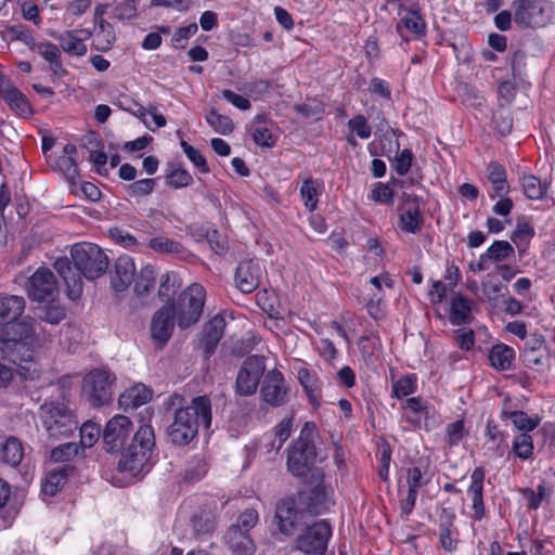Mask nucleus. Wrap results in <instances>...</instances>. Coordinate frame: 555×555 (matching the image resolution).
Returning a JSON list of instances; mask_svg holds the SVG:
<instances>
[{
  "instance_id": "1",
  "label": "nucleus",
  "mask_w": 555,
  "mask_h": 555,
  "mask_svg": "<svg viewBox=\"0 0 555 555\" xmlns=\"http://www.w3.org/2000/svg\"><path fill=\"white\" fill-rule=\"evenodd\" d=\"M72 261L68 258H57L54 269L64 280L67 295L77 299L82 293V276L95 280L102 276L108 268V257L95 244L77 243L70 249Z\"/></svg>"
},
{
  "instance_id": "2",
  "label": "nucleus",
  "mask_w": 555,
  "mask_h": 555,
  "mask_svg": "<svg viewBox=\"0 0 555 555\" xmlns=\"http://www.w3.org/2000/svg\"><path fill=\"white\" fill-rule=\"evenodd\" d=\"M210 424V399L207 396L195 397L188 406L176 410L173 421L167 427V438L172 444L184 447L197 436L201 426L209 428Z\"/></svg>"
},
{
  "instance_id": "3",
  "label": "nucleus",
  "mask_w": 555,
  "mask_h": 555,
  "mask_svg": "<svg viewBox=\"0 0 555 555\" xmlns=\"http://www.w3.org/2000/svg\"><path fill=\"white\" fill-rule=\"evenodd\" d=\"M155 449V434L150 424H141L135 430L130 444L122 450L118 462L119 470L132 476L147 473L152 467Z\"/></svg>"
},
{
  "instance_id": "4",
  "label": "nucleus",
  "mask_w": 555,
  "mask_h": 555,
  "mask_svg": "<svg viewBox=\"0 0 555 555\" xmlns=\"http://www.w3.org/2000/svg\"><path fill=\"white\" fill-rule=\"evenodd\" d=\"M315 434V425L313 423H306L300 430L298 439L288 450L287 455V469L298 478L311 477V472L318 469L312 467L317 456L313 437Z\"/></svg>"
},
{
  "instance_id": "5",
  "label": "nucleus",
  "mask_w": 555,
  "mask_h": 555,
  "mask_svg": "<svg viewBox=\"0 0 555 555\" xmlns=\"http://www.w3.org/2000/svg\"><path fill=\"white\" fill-rule=\"evenodd\" d=\"M41 424L52 440L68 438L78 428L72 411L61 402H47L40 406Z\"/></svg>"
},
{
  "instance_id": "6",
  "label": "nucleus",
  "mask_w": 555,
  "mask_h": 555,
  "mask_svg": "<svg viewBox=\"0 0 555 555\" xmlns=\"http://www.w3.org/2000/svg\"><path fill=\"white\" fill-rule=\"evenodd\" d=\"M324 478L325 475L322 469L312 470L311 477L306 479V482L311 487L310 490L298 493L299 502L312 515H321L334 505V490L331 485L325 482Z\"/></svg>"
},
{
  "instance_id": "7",
  "label": "nucleus",
  "mask_w": 555,
  "mask_h": 555,
  "mask_svg": "<svg viewBox=\"0 0 555 555\" xmlns=\"http://www.w3.org/2000/svg\"><path fill=\"white\" fill-rule=\"evenodd\" d=\"M205 300L206 291L197 283L191 284L179 295L175 309L180 328H188L199 321Z\"/></svg>"
},
{
  "instance_id": "8",
  "label": "nucleus",
  "mask_w": 555,
  "mask_h": 555,
  "mask_svg": "<svg viewBox=\"0 0 555 555\" xmlns=\"http://www.w3.org/2000/svg\"><path fill=\"white\" fill-rule=\"evenodd\" d=\"M115 375L107 367L91 370L82 380V393L93 406H102L112 401Z\"/></svg>"
},
{
  "instance_id": "9",
  "label": "nucleus",
  "mask_w": 555,
  "mask_h": 555,
  "mask_svg": "<svg viewBox=\"0 0 555 555\" xmlns=\"http://www.w3.org/2000/svg\"><path fill=\"white\" fill-rule=\"evenodd\" d=\"M332 535V527L325 519L306 527L296 538L295 550L307 555H323Z\"/></svg>"
},
{
  "instance_id": "10",
  "label": "nucleus",
  "mask_w": 555,
  "mask_h": 555,
  "mask_svg": "<svg viewBox=\"0 0 555 555\" xmlns=\"http://www.w3.org/2000/svg\"><path fill=\"white\" fill-rule=\"evenodd\" d=\"M515 23L524 28H540L551 21V12L544 0H515L512 3Z\"/></svg>"
},
{
  "instance_id": "11",
  "label": "nucleus",
  "mask_w": 555,
  "mask_h": 555,
  "mask_svg": "<svg viewBox=\"0 0 555 555\" xmlns=\"http://www.w3.org/2000/svg\"><path fill=\"white\" fill-rule=\"evenodd\" d=\"M266 370L264 358L261 356L247 357L235 378L234 390L238 396H251L256 392L260 378Z\"/></svg>"
},
{
  "instance_id": "12",
  "label": "nucleus",
  "mask_w": 555,
  "mask_h": 555,
  "mask_svg": "<svg viewBox=\"0 0 555 555\" xmlns=\"http://www.w3.org/2000/svg\"><path fill=\"white\" fill-rule=\"evenodd\" d=\"M24 288L31 300L42 301L57 291V280L50 269L40 267L27 278Z\"/></svg>"
},
{
  "instance_id": "13",
  "label": "nucleus",
  "mask_w": 555,
  "mask_h": 555,
  "mask_svg": "<svg viewBox=\"0 0 555 555\" xmlns=\"http://www.w3.org/2000/svg\"><path fill=\"white\" fill-rule=\"evenodd\" d=\"M132 423L128 416L115 415L105 425L103 430V444L108 453L119 452L130 431Z\"/></svg>"
},
{
  "instance_id": "14",
  "label": "nucleus",
  "mask_w": 555,
  "mask_h": 555,
  "mask_svg": "<svg viewBox=\"0 0 555 555\" xmlns=\"http://www.w3.org/2000/svg\"><path fill=\"white\" fill-rule=\"evenodd\" d=\"M0 359L17 365L18 373L23 374L21 372L22 370L28 371V367L23 365V363H28L33 359V351L25 341H20L18 339L4 338L3 341L0 343ZM11 376V372L7 370L2 371L0 369V377L2 379H10Z\"/></svg>"
},
{
  "instance_id": "15",
  "label": "nucleus",
  "mask_w": 555,
  "mask_h": 555,
  "mask_svg": "<svg viewBox=\"0 0 555 555\" xmlns=\"http://www.w3.org/2000/svg\"><path fill=\"white\" fill-rule=\"evenodd\" d=\"M288 390L289 388L286 385L283 374L274 369L264 375L260 388V396L264 403L278 408L286 403Z\"/></svg>"
},
{
  "instance_id": "16",
  "label": "nucleus",
  "mask_w": 555,
  "mask_h": 555,
  "mask_svg": "<svg viewBox=\"0 0 555 555\" xmlns=\"http://www.w3.org/2000/svg\"><path fill=\"white\" fill-rule=\"evenodd\" d=\"M50 36L59 42V48L69 56H83L88 48L86 41L91 36L87 29H73L65 31H51Z\"/></svg>"
},
{
  "instance_id": "17",
  "label": "nucleus",
  "mask_w": 555,
  "mask_h": 555,
  "mask_svg": "<svg viewBox=\"0 0 555 555\" xmlns=\"http://www.w3.org/2000/svg\"><path fill=\"white\" fill-rule=\"evenodd\" d=\"M176 309L173 302L157 310L151 322V335L153 340L164 346L171 337L175 327Z\"/></svg>"
},
{
  "instance_id": "18",
  "label": "nucleus",
  "mask_w": 555,
  "mask_h": 555,
  "mask_svg": "<svg viewBox=\"0 0 555 555\" xmlns=\"http://www.w3.org/2000/svg\"><path fill=\"white\" fill-rule=\"evenodd\" d=\"M262 278V268L260 261L256 259H246L238 263L235 270V285L244 294H250L260 284Z\"/></svg>"
},
{
  "instance_id": "19",
  "label": "nucleus",
  "mask_w": 555,
  "mask_h": 555,
  "mask_svg": "<svg viewBox=\"0 0 555 555\" xmlns=\"http://www.w3.org/2000/svg\"><path fill=\"white\" fill-rule=\"evenodd\" d=\"M0 95L15 114L28 118L33 114L31 106L26 96L0 74Z\"/></svg>"
},
{
  "instance_id": "20",
  "label": "nucleus",
  "mask_w": 555,
  "mask_h": 555,
  "mask_svg": "<svg viewBox=\"0 0 555 555\" xmlns=\"http://www.w3.org/2000/svg\"><path fill=\"white\" fill-rule=\"evenodd\" d=\"M135 274V266L130 256H119L114 264L111 276V285L116 292H124L132 283Z\"/></svg>"
},
{
  "instance_id": "21",
  "label": "nucleus",
  "mask_w": 555,
  "mask_h": 555,
  "mask_svg": "<svg viewBox=\"0 0 555 555\" xmlns=\"http://www.w3.org/2000/svg\"><path fill=\"white\" fill-rule=\"evenodd\" d=\"M486 472L483 467H476L470 475V485L467 489L473 501L474 519L479 521L485 516L483 480Z\"/></svg>"
},
{
  "instance_id": "22",
  "label": "nucleus",
  "mask_w": 555,
  "mask_h": 555,
  "mask_svg": "<svg viewBox=\"0 0 555 555\" xmlns=\"http://www.w3.org/2000/svg\"><path fill=\"white\" fill-rule=\"evenodd\" d=\"M31 51L38 53L48 64L53 75L62 77L67 72L62 64V54L59 46L50 41L33 42Z\"/></svg>"
},
{
  "instance_id": "23",
  "label": "nucleus",
  "mask_w": 555,
  "mask_h": 555,
  "mask_svg": "<svg viewBox=\"0 0 555 555\" xmlns=\"http://www.w3.org/2000/svg\"><path fill=\"white\" fill-rule=\"evenodd\" d=\"M25 298L0 293V326L17 321L24 313Z\"/></svg>"
},
{
  "instance_id": "24",
  "label": "nucleus",
  "mask_w": 555,
  "mask_h": 555,
  "mask_svg": "<svg viewBox=\"0 0 555 555\" xmlns=\"http://www.w3.org/2000/svg\"><path fill=\"white\" fill-rule=\"evenodd\" d=\"M224 542L236 555H254L256 545L248 532L238 527H230L224 534Z\"/></svg>"
},
{
  "instance_id": "25",
  "label": "nucleus",
  "mask_w": 555,
  "mask_h": 555,
  "mask_svg": "<svg viewBox=\"0 0 555 555\" xmlns=\"http://www.w3.org/2000/svg\"><path fill=\"white\" fill-rule=\"evenodd\" d=\"M224 319L217 314L203 328L202 345L207 357L211 356L223 336Z\"/></svg>"
},
{
  "instance_id": "26",
  "label": "nucleus",
  "mask_w": 555,
  "mask_h": 555,
  "mask_svg": "<svg viewBox=\"0 0 555 555\" xmlns=\"http://www.w3.org/2000/svg\"><path fill=\"white\" fill-rule=\"evenodd\" d=\"M275 519L278 520L280 531L286 535H291L297 522L295 500H281L275 508Z\"/></svg>"
},
{
  "instance_id": "27",
  "label": "nucleus",
  "mask_w": 555,
  "mask_h": 555,
  "mask_svg": "<svg viewBox=\"0 0 555 555\" xmlns=\"http://www.w3.org/2000/svg\"><path fill=\"white\" fill-rule=\"evenodd\" d=\"M297 378L308 396L309 402L313 408L321 404L322 382L315 372L306 367H300L297 372Z\"/></svg>"
},
{
  "instance_id": "28",
  "label": "nucleus",
  "mask_w": 555,
  "mask_h": 555,
  "mask_svg": "<svg viewBox=\"0 0 555 555\" xmlns=\"http://www.w3.org/2000/svg\"><path fill=\"white\" fill-rule=\"evenodd\" d=\"M475 302L462 294L453 296L450 304L449 320L452 325H464L472 322V311Z\"/></svg>"
},
{
  "instance_id": "29",
  "label": "nucleus",
  "mask_w": 555,
  "mask_h": 555,
  "mask_svg": "<svg viewBox=\"0 0 555 555\" xmlns=\"http://www.w3.org/2000/svg\"><path fill=\"white\" fill-rule=\"evenodd\" d=\"M487 178L492 185V193H489V197L494 199L495 197L504 196L509 191V184L506 179V170L504 166L498 162H491L487 166Z\"/></svg>"
},
{
  "instance_id": "30",
  "label": "nucleus",
  "mask_w": 555,
  "mask_h": 555,
  "mask_svg": "<svg viewBox=\"0 0 555 555\" xmlns=\"http://www.w3.org/2000/svg\"><path fill=\"white\" fill-rule=\"evenodd\" d=\"M153 392L142 384L134 385L125 390L119 396V405L124 410L135 409L147 403L152 399Z\"/></svg>"
},
{
  "instance_id": "31",
  "label": "nucleus",
  "mask_w": 555,
  "mask_h": 555,
  "mask_svg": "<svg viewBox=\"0 0 555 555\" xmlns=\"http://www.w3.org/2000/svg\"><path fill=\"white\" fill-rule=\"evenodd\" d=\"M515 352L513 348L500 344L495 345L491 348L488 359L490 365L498 371H506L512 366V361L514 360Z\"/></svg>"
},
{
  "instance_id": "32",
  "label": "nucleus",
  "mask_w": 555,
  "mask_h": 555,
  "mask_svg": "<svg viewBox=\"0 0 555 555\" xmlns=\"http://www.w3.org/2000/svg\"><path fill=\"white\" fill-rule=\"evenodd\" d=\"M67 472V465L48 472L41 486L43 494L54 496L65 485L68 476Z\"/></svg>"
},
{
  "instance_id": "33",
  "label": "nucleus",
  "mask_w": 555,
  "mask_h": 555,
  "mask_svg": "<svg viewBox=\"0 0 555 555\" xmlns=\"http://www.w3.org/2000/svg\"><path fill=\"white\" fill-rule=\"evenodd\" d=\"M519 180L527 198L537 201L542 199L546 195L548 184L542 182L538 177L531 173H524Z\"/></svg>"
},
{
  "instance_id": "34",
  "label": "nucleus",
  "mask_w": 555,
  "mask_h": 555,
  "mask_svg": "<svg viewBox=\"0 0 555 555\" xmlns=\"http://www.w3.org/2000/svg\"><path fill=\"white\" fill-rule=\"evenodd\" d=\"M116 36L113 26L105 20L98 21L96 29L93 37V46L95 50L106 52L115 42Z\"/></svg>"
},
{
  "instance_id": "35",
  "label": "nucleus",
  "mask_w": 555,
  "mask_h": 555,
  "mask_svg": "<svg viewBox=\"0 0 555 555\" xmlns=\"http://www.w3.org/2000/svg\"><path fill=\"white\" fill-rule=\"evenodd\" d=\"M24 455L21 441L14 437H10L0 448V461L12 467L17 466Z\"/></svg>"
},
{
  "instance_id": "36",
  "label": "nucleus",
  "mask_w": 555,
  "mask_h": 555,
  "mask_svg": "<svg viewBox=\"0 0 555 555\" xmlns=\"http://www.w3.org/2000/svg\"><path fill=\"white\" fill-rule=\"evenodd\" d=\"M35 320L30 317H21L17 321L7 324L9 339H18L25 341L30 338L35 332L34 330Z\"/></svg>"
},
{
  "instance_id": "37",
  "label": "nucleus",
  "mask_w": 555,
  "mask_h": 555,
  "mask_svg": "<svg viewBox=\"0 0 555 555\" xmlns=\"http://www.w3.org/2000/svg\"><path fill=\"white\" fill-rule=\"evenodd\" d=\"M156 274L155 270L152 266L143 267L139 274L137 275L134 281V293L138 297H143L147 295L155 285Z\"/></svg>"
},
{
  "instance_id": "38",
  "label": "nucleus",
  "mask_w": 555,
  "mask_h": 555,
  "mask_svg": "<svg viewBox=\"0 0 555 555\" xmlns=\"http://www.w3.org/2000/svg\"><path fill=\"white\" fill-rule=\"evenodd\" d=\"M319 188L320 183L312 178H307L302 181L300 186V197L305 207L309 211H313L318 206L320 195Z\"/></svg>"
},
{
  "instance_id": "39",
  "label": "nucleus",
  "mask_w": 555,
  "mask_h": 555,
  "mask_svg": "<svg viewBox=\"0 0 555 555\" xmlns=\"http://www.w3.org/2000/svg\"><path fill=\"white\" fill-rule=\"evenodd\" d=\"M514 255V247L507 241H495L483 253V258L489 261L500 262L511 258Z\"/></svg>"
},
{
  "instance_id": "40",
  "label": "nucleus",
  "mask_w": 555,
  "mask_h": 555,
  "mask_svg": "<svg viewBox=\"0 0 555 555\" xmlns=\"http://www.w3.org/2000/svg\"><path fill=\"white\" fill-rule=\"evenodd\" d=\"M513 453L520 460H528L533 454V441L530 434L519 433L516 435L512 442Z\"/></svg>"
},
{
  "instance_id": "41",
  "label": "nucleus",
  "mask_w": 555,
  "mask_h": 555,
  "mask_svg": "<svg viewBox=\"0 0 555 555\" xmlns=\"http://www.w3.org/2000/svg\"><path fill=\"white\" fill-rule=\"evenodd\" d=\"M149 246L162 254H175L179 255L184 251V247L180 242L173 241L166 236H156L150 240Z\"/></svg>"
},
{
  "instance_id": "42",
  "label": "nucleus",
  "mask_w": 555,
  "mask_h": 555,
  "mask_svg": "<svg viewBox=\"0 0 555 555\" xmlns=\"http://www.w3.org/2000/svg\"><path fill=\"white\" fill-rule=\"evenodd\" d=\"M533 236L534 229L529 222H517L516 229L513 232L511 240L519 249V251L522 253Z\"/></svg>"
},
{
  "instance_id": "43",
  "label": "nucleus",
  "mask_w": 555,
  "mask_h": 555,
  "mask_svg": "<svg viewBox=\"0 0 555 555\" xmlns=\"http://www.w3.org/2000/svg\"><path fill=\"white\" fill-rule=\"evenodd\" d=\"M206 120L217 133L222 135L230 134L234 129L232 119L225 115L219 114L216 109H211L207 114Z\"/></svg>"
},
{
  "instance_id": "44",
  "label": "nucleus",
  "mask_w": 555,
  "mask_h": 555,
  "mask_svg": "<svg viewBox=\"0 0 555 555\" xmlns=\"http://www.w3.org/2000/svg\"><path fill=\"white\" fill-rule=\"evenodd\" d=\"M507 416L521 433L529 434L537 428L540 423L539 417H531L524 411H513L508 413Z\"/></svg>"
},
{
  "instance_id": "45",
  "label": "nucleus",
  "mask_w": 555,
  "mask_h": 555,
  "mask_svg": "<svg viewBox=\"0 0 555 555\" xmlns=\"http://www.w3.org/2000/svg\"><path fill=\"white\" fill-rule=\"evenodd\" d=\"M416 382L417 378L414 374L400 377L392 384L391 396L396 397L397 399H402L409 395L414 393L416 390Z\"/></svg>"
},
{
  "instance_id": "46",
  "label": "nucleus",
  "mask_w": 555,
  "mask_h": 555,
  "mask_svg": "<svg viewBox=\"0 0 555 555\" xmlns=\"http://www.w3.org/2000/svg\"><path fill=\"white\" fill-rule=\"evenodd\" d=\"M37 317L43 322L59 324L65 319L66 312L60 305H46L37 308Z\"/></svg>"
},
{
  "instance_id": "47",
  "label": "nucleus",
  "mask_w": 555,
  "mask_h": 555,
  "mask_svg": "<svg viewBox=\"0 0 555 555\" xmlns=\"http://www.w3.org/2000/svg\"><path fill=\"white\" fill-rule=\"evenodd\" d=\"M460 532L457 528L439 527V544L448 553L457 551Z\"/></svg>"
},
{
  "instance_id": "48",
  "label": "nucleus",
  "mask_w": 555,
  "mask_h": 555,
  "mask_svg": "<svg viewBox=\"0 0 555 555\" xmlns=\"http://www.w3.org/2000/svg\"><path fill=\"white\" fill-rule=\"evenodd\" d=\"M423 217L417 207L409 208L400 217L401 229L408 233H416L421 229Z\"/></svg>"
},
{
  "instance_id": "49",
  "label": "nucleus",
  "mask_w": 555,
  "mask_h": 555,
  "mask_svg": "<svg viewBox=\"0 0 555 555\" xmlns=\"http://www.w3.org/2000/svg\"><path fill=\"white\" fill-rule=\"evenodd\" d=\"M156 186V180L152 178L141 179L125 186L130 197H142L151 194Z\"/></svg>"
},
{
  "instance_id": "50",
  "label": "nucleus",
  "mask_w": 555,
  "mask_h": 555,
  "mask_svg": "<svg viewBox=\"0 0 555 555\" xmlns=\"http://www.w3.org/2000/svg\"><path fill=\"white\" fill-rule=\"evenodd\" d=\"M348 129L362 140H367L372 134V127L365 116L358 114L347 122Z\"/></svg>"
},
{
  "instance_id": "51",
  "label": "nucleus",
  "mask_w": 555,
  "mask_h": 555,
  "mask_svg": "<svg viewBox=\"0 0 555 555\" xmlns=\"http://www.w3.org/2000/svg\"><path fill=\"white\" fill-rule=\"evenodd\" d=\"M192 528L195 534H207L214 531L215 521L210 513L201 512L191 518Z\"/></svg>"
},
{
  "instance_id": "52",
  "label": "nucleus",
  "mask_w": 555,
  "mask_h": 555,
  "mask_svg": "<svg viewBox=\"0 0 555 555\" xmlns=\"http://www.w3.org/2000/svg\"><path fill=\"white\" fill-rule=\"evenodd\" d=\"M486 436L488 438V442L492 443V448L496 456H503L504 448L503 443L505 442V435L502 433L498 425L488 422Z\"/></svg>"
},
{
  "instance_id": "53",
  "label": "nucleus",
  "mask_w": 555,
  "mask_h": 555,
  "mask_svg": "<svg viewBox=\"0 0 555 555\" xmlns=\"http://www.w3.org/2000/svg\"><path fill=\"white\" fill-rule=\"evenodd\" d=\"M56 166L63 172L69 183H76V180L79 178V172L77 162L73 157H59L56 160Z\"/></svg>"
},
{
  "instance_id": "54",
  "label": "nucleus",
  "mask_w": 555,
  "mask_h": 555,
  "mask_svg": "<svg viewBox=\"0 0 555 555\" xmlns=\"http://www.w3.org/2000/svg\"><path fill=\"white\" fill-rule=\"evenodd\" d=\"M292 431L291 420H283L274 427V439L270 443L269 451L276 449L278 451L282 448L284 442L289 438Z\"/></svg>"
},
{
  "instance_id": "55",
  "label": "nucleus",
  "mask_w": 555,
  "mask_h": 555,
  "mask_svg": "<svg viewBox=\"0 0 555 555\" xmlns=\"http://www.w3.org/2000/svg\"><path fill=\"white\" fill-rule=\"evenodd\" d=\"M111 18L130 20L137 15L135 0H125L124 2L115 5L108 13Z\"/></svg>"
},
{
  "instance_id": "56",
  "label": "nucleus",
  "mask_w": 555,
  "mask_h": 555,
  "mask_svg": "<svg viewBox=\"0 0 555 555\" xmlns=\"http://www.w3.org/2000/svg\"><path fill=\"white\" fill-rule=\"evenodd\" d=\"M166 181L168 185L180 189L190 185L193 182V178L188 170L176 168L167 175Z\"/></svg>"
},
{
  "instance_id": "57",
  "label": "nucleus",
  "mask_w": 555,
  "mask_h": 555,
  "mask_svg": "<svg viewBox=\"0 0 555 555\" xmlns=\"http://www.w3.org/2000/svg\"><path fill=\"white\" fill-rule=\"evenodd\" d=\"M79 447L75 442L62 443L51 451V459L56 462H66L78 454Z\"/></svg>"
},
{
  "instance_id": "58",
  "label": "nucleus",
  "mask_w": 555,
  "mask_h": 555,
  "mask_svg": "<svg viewBox=\"0 0 555 555\" xmlns=\"http://www.w3.org/2000/svg\"><path fill=\"white\" fill-rule=\"evenodd\" d=\"M100 437V427L92 423L86 422L80 427V442L85 448H91Z\"/></svg>"
},
{
  "instance_id": "59",
  "label": "nucleus",
  "mask_w": 555,
  "mask_h": 555,
  "mask_svg": "<svg viewBox=\"0 0 555 555\" xmlns=\"http://www.w3.org/2000/svg\"><path fill=\"white\" fill-rule=\"evenodd\" d=\"M176 278L170 273H165L160 278L158 297L163 301H170L177 291Z\"/></svg>"
},
{
  "instance_id": "60",
  "label": "nucleus",
  "mask_w": 555,
  "mask_h": 555,
  "mask_svg": "<svg viewBox=\"0 0 555 555\" xmlns=\"http://www.w3.org/2000/svg\"><path fill=\"white\" fill-rule=\"evenodd\" d=\"M464 437V421L457 420L446 427V443L450 447L457 446Z\"/></svg>"
},
{
  "instance_id": "61",
  "label": "nucleus",
  "mask_w": 555,
  "mask_h": 555,
  "mask_svg": "<svg viewBox=\"0 0 555 555\" xmlns=\"http://www.w3.org/2000/svg\"><path fill=\"white\" fill-rule=\"evenodd\" d=\"M414 155L411 150L404 149L395 156L393 169L399 176H404L411 169Z\"/></svg>"
},
{
  "instance_id": "62",
  "label": "nucleus",
  "mask_w": 555,
  "mask_h": 555,
  "mask_svg": "<svg viewBox=\"0 0 555 555\" xmlns=\"http://www.w3.org/2000/svg\"><path fill=\"white\" fill-rule=\"evenodd\" d=\"M494 129L503 137L511 133L513 129V118L505 112H496L492 116Z\"/></svg>"
},
{
  "instance_id": "63",
  "label": "nucleus",
  "mask_w": 555,
  "mask_h": 555,
  "mask_svg": "<svg viewBox=\"0 0 555 555\" xmlns=\"http://www.w3.org/2000/svg\"><path fill=\"white\" fill-rule=\"evenodd\" d=\"M258 522V513L254 508H247L243 513L240 514L237 518V522L232 525L231 527H238L240 530H244L248 532L256 526Z\"/></svg>"
},
{
  "instance_id": "64",
  "label": "nucleus",
  "mask_w": 555,
  "mask_h": 555,
  "mask_svg": "<svg viewBox=\"0 0 555 555\" xmlns=\"http://www.w3.org/2000/svg\"><path fill=\"white\" fill-rule=\"evenodd\" d=\"M207 473V465L203 459L195 460L184 472V479L195 482L202 479Z\"/></svg>"
}]
</instances>
